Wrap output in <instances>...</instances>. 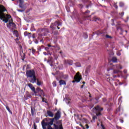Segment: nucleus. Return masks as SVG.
Masks as SVG:
<instances>
[{
  "label": "nucleus",
  "mask_w": 129,
  "mask_h": 129,
  "mask_svg": "<svg viewBox=\"0 0 129 129\" xmlns=\"http://www.w3.org/2000/svg\"><path fill=\"white\" fill-rule=\"evenodd\" d=\"M59 82L60 85H66V82L64 80H61Z\"/></svg>",
  "instance_id": "obj_15"
},
{
  "label": "nucleus",
  "mask_w": 129,
  "mask_h": 129,
  "mask_svg": "<svg viewBox=\"0 0 129 129\" xmlns=\"http://www.w3.org/2000/svg\"><path fill=\"white\" fill-rule=\"evenodd\" d=\"M31 33H28V32H25L24 35L25 36H28V38H31V36H29Z\"/></svg>",
  "instance_id": "obj_25"
},
{
  "label": "nucleus",
  "mask_w": 129,
  "mask_h": 129,
  "mask_svg": "<svg viewBox=\"0 0 129 129\" xmlns=\"http://www.w3.org/2000/svg\"><path fill=\"white\" fill-rule=\"evenodd\" d=\"M89 13H90V11L87 10L86 12H85L84 15H85V17H86V18H88L90 16H87V14H89Z\"/></svg>",
  "instance_id": "obj_17"
},
{
  "label": "nucleus",
  "mask_w": 129,
  "mask_h": 129,
  "mask_svg": "<svg viewBox=\"0 0 129 129\" xmlns=\"http://www.w3.org/2000/svg\"><path fill=\"white\" fill-rule=\"evenodd\" d=\"M6 109L10 112V113H12V111H11V109H10V107L8 106H6Z\"/></svg>",
  "instance_id": "obj_20"
},
{
  "label": "nucleus",
  "mask_w": 129,
  "mask_h": 129,
  "mask_svg": "<svg viewBox=\"0 0 129 129\" xmlns=\"http://www.w3.org/2000/svg\"><path fill=\"white\" fill-rule=\"evenodd\" d=\"M85 100H86V101L87 100V97L85 98Z\"/></svg>",
  "instance_id": "obj_61"
},
{
  "label": "nucleus",
  "mask_w": 129,
  "mask_h": 129,
  "mask_svg": "<svg viewBox=\"0 0 129 129\" xmlns=\"http://www.w3.org/2000/svg\"><path fill=\"white\" fill-rule=\"evenodd\" d=\"M116 127H117V129H121V127H119L118 126H117Z\"/></svg>",
  "instance_id": "obj_54"
},
{
  "label": "nucleus",
  "mask_w": 129,
  "mask_h": 129,
  "mask_svg": "<svg viewBox=\"0 0 129 129\" xmlns=\"http://www.w3.org/2000/svg\"><path fill=\"white\" fill-rule=\"evenodd\" d=\"M61 25H62L61 22H58L56 21L54 24H51L50 27L51 29H52V30H55L56 29V27H58V26H61Z\"/></svg>",
  "instance_id": "obj_8"
},
{
  "label": "nucleus",
  "mask_w": 129,
  "mask_h": 129,
  "mask_svg": "<svg viewBox=\"0 0 129 129\" xmlns=\"http://www.w3.org/2000/svg\"><path fill=\"white\" fill-rule=\"evenodd\" d=\"M107 81H108V82L110 81V78H107Z\"/></svg>",
  "instance_id": "obj_48"
},
{
  "label": "nucleus",
  "mask_w": 129,
  "mask_h": 129,
  "mask_svg": "<svg viewBox=\"0 0 129 129\" xmlns=\"http://www.w3.org/2000/svg\"><path fill=\"white\" fill-rule=\"evenodd\" d=\"M84 86V85H83L81 87V88H83V87Z\"/></svg>",
  "instance_id": "obj_58"
},
{
  "label": "nucleus",
  "mask_w": 129,
  "mask_h": 129,
  "mask_svg": "<svg viewBox=\"0 0 129 129\" xmlns=\"http://www.w3.org/2000/svg\"><path fill=\"white\" fill-rule=\"evenodd\" d=\"M37 91H40L42 93H43V90H42L41 89V88H37Z\"/></svg>",
  "instance_id": "obj_27"
},
{
  "label": "nucleus",
  "mask_w": 129,
  "mask_h": 129,
  "mask_svg": "<svg viewBox=\"0 0 129 129\" xmlns=\"http://www.w3.org/2000/svg\"><path fill=\"white\" fill-rule=\"evenodd\" d=\"M61 117V112L59 110H58L57 112L54 115V118H49V119H55V120H58Z\"/></svg>",
  "instance_id": "obj_9"
},
{
  "label": "nucleus",
  "mask_w": 129,
  "mask_h": 129,
  "mask_svg": "<svg viewBox=\"0 0 129 129\" xmlns=\"http://www.w3.org/2000/svg\"><path fill=\"white\" fill-rule=\"evenodd\" d=\"M117 56H120V55H121V54L120 53V52L119 51H117L116 53Z\"/></svg>",
  "instance_id": "obj_37"
},
{
  "label": "nucleus",
  "mask_w": 129,
  "mask_h": 129,
  "mask_svg": "<svg viewBox=\"0 0 129 129\" xmlns=\"http://www.w3.org/2000/svg\"><path fill=\"white\" fill-rule=\"evenodd\" d=\"M97 35L98 36L99 35H101V36H105L106 39H112V37L109 36L107 34L105 35V33L102 31H99L97 32Z\"/></svg>",
  "instance_id": "obj_7"
},
{
  "label": "nucleus",
  "mask_w": 129,
  "mask_h": 129,
  "mask_svg": "<svg viewBox=\"0 0 129 129\" xmlns=\"http://www.w3.org/2000/svg\"><path fill=\"white\" fill-rule=\"evenodd\" d=\"M123 6H124V4H123V3L120 2L119 3V7H123Z\"/></svg>",
  "instance_id": "obj_30"
},
{
  "label": "nucleus",
  "mask_w": 129,
  "mask_h": 129,
  "mask_svg": "<svg viewBox=\"0 0 129 129\" xmlns=\"http://www.w3.org/2000/svg\"><path fill=\"white\" fill-rule=\"evenodd\" d=\"M37 85H38V86H40L42 85V82H40V81H39V80H37Z\"/></svg>",
  "instance_id": "obj_22"
},
{
  "label": "nucleus",
  "mask_w": 129,
  "mask_h": 129,
  "mask_svg": "<svg viewBox=\"0 0 129 129\" xmlns=\"http://www.w3.org/2000/svg\"><path fill=\"white\" fill-rule=\"evenodd\" d=\"M28 86L30 88V89H31V90L32 91H33V92H34V93H35V94H37V92H36V89H35V87H34V86H33V84H29Z\"/></svg>",
  "instance_id": "obj_11"
},
{
  "label": "nucleus",
  "mask_w": 129,
  "mask_h": 129,
  "mask_svg": "<svg viewBox=\"0 0 129 129\" xmlns=\"http://www.w3.org/2000/svg\"><path fill=\"white\" fill-rule=\"evenodd\" d=\"M103 109L102 108H100L99 106H97L96 107H94L92 110V112H94V113H96V115H93V120H95L96 118H97V116H99L101 115V111L103 110Z\"/></svg>",
  "instance_id": "obj_4"
},
{
  "label": "nucleus",
  "mask_w": 129,
  "mask_h": 129,
  "mask_svg": "<svg viewBox=\"0 0 129 129\" xmlns=\"http://www.w3.org/2000/svg\"><path fill=\"white\" fill-rule=\"evenodd\" d=\"M15 41L17 44H19V43H20V42H18V41H19V38H16L15 39Z\"/></svg>",
  "instance_id": "obj_40"
},
{
  "label": "nucleus",
  "mask_w": 129,
  "mask_h": 129,
  "mask_svg": "<svg viewBox=\"0 0 129 129\" xmlns=\"http://www.w3.org/2000/svg\"><path fill=\"white\" fill-rule=\"evenodd\" d=\"M84 120L86 122V123H87L88 122V120L86 118H84Z\"/></svg>",
  "instance_id": "obj_39"
},
{
  "label": "nucleus",
  "mask_w": 129,
  "mask_h": 129,
  "mask_svg": "<svg viewBox=\"0 0 129 129\" xmlns=\"http://www.w3.org/2000/svg\"><path fill=\"white\" fill-rule=\"evenodd\" d=\"M120 122H121V123H122V122H123V120H120Z\"/></svg>",
  "instance_id": "obj_56"
},
{
  "label": "nucleus",
  "mask_w": 129,
  "mask_h": 129,
  "mask_svg": "<svg viewBox=\"0 0 129 129\" xmlns=\"http://www.w3.org/2000/svg\"><path fill=\"white\" fill-rule=\"evenodd\" d=\"M68 5H69L71 7H73V6H74V3H72L71 4V2H69L68 3Z\"/></svg>",
  "instance_id": "obj_32"
},
{
  "label": "nucleus",
  "mask_w": 129,
  "mask_h": 129,
  "mask_svg": "<svg viewBox=\"0 0 129 129\" xmlns=\"http://www.w3.org/2000/svg\"><path fill=\"white\" fill-rule=\"evenodd\" d=\"M53 122H54V119L46 118L43 119L41 122V125L43 129H47L46 126H48L47 129H53L51 125H53ZM54 129H63L62 124L59 125H56L54 124Z\"/></svg>",
  "instance_id": "obj_1"
},
{
  "label": "nucleus",
  "mask_w": 129,
  "mask_h": 129,
  "mask_svg": "<svg viewBox=\"0 0 129 129\" xmlns=\"http://www.w3.org/2000/svg\"><path fill=\"white\" fill-rule=\"evenodd\" d=\"M89 108L91 109L93 107V105H91L89 106Z\"/></svg>",
  "instance_id": "obj_42"
},
{
  "label": "nucleus",
  "mask_w": 129,
  "mask_h": 129,
  "mask_svg": "<svg viewBox=\"0 0 129 129\" xmlns=\"http://www.w3.org/2000/svg\"><path fill=\"white\" fill-rule=\"evenodd\" d=\"M86 128L88 129L89 128V126H88V124H86Z\"/></svg>",
  "instance_id": "obj_49"
},
{
  "label": "nucleus",
  "mask_w": 129,
  "mask_h": 129,
  "mask_svg": "<svg viewBox=\"0 0 129 129\" xmlns=\"http://www.w3.org/2000/svg\"><path fill=\"white\" fill-rule=\"evenodd\" d=\"M52 85H53V87H56V86H57V83H56L55 81H54L52 83Z\"/></svg>",
  "instance_id": "obj_24"
},
{
  "label": "nucleus",
  "mask_w": 129,
  "mask_h": 129,
  "mask_svg": "<svg viewBox=\"0 0 129 129\" xmlns=\"http://www.w3.org/2000/svg\"><path fill=\"white\" fill-rule=\"evenodd\" d=\"M49 49H50V48H49L48 47H46L45 48V51H47L48 52V53H49Z\"/></svg>",
  "instance_id": "obj_31"
},
{
  "label": "nucleus",
  "mask_w": 129,
  "mask_h": 129,
  "mask_svg": "<svg viewBox=\"0 0 129 129\" xmlns=\"http://www.w3.org/2000/svg\"><path fill=\"white\" fill-rule=\"evenodd\" d=\"M114 7L115 8V9H117V5H116V4H114Z\"/></svg>",
  "instance_id": "obj_45"
},
{
  "label": "nucleus",
  "mask_w": 129,
  "mask_h": 129,
  "mask_svg": "<svg viewBox=\"0 0 129 129\" xmlns=\"http://www.w3.org/2000/svg\"><path fill=\"white\" fill-rule=\"evenodd\" d=\"M120 111V108L119 107L117 109H116V111L118 112V111Z\"/></svg>",
  "instance_id": "obj_43"
},
{
  "label": "nucleus",
  "mask_w": 129,
  "mask_h": 129,
  "mask_svg": "<svg viewBox=\"0 0 129 129\" xmlns=\"http://www.w3.org/2000/svg\"><path fill=\"white\" fill-rule=\"evenodd\" d=\"M18 12H24V10H18Z\"/></svg>",
  "instance_id": "obj_47"
},
{
  "label": "nucleus",
  "mask_w": 129,
  "mask_h": 129,
  "mask_svg": "<svg viewBox=\"0 0 129 129\" xmlns=\"http://www.w3.org/2000/svg\"><path fill=\"white\" fill-rule=\"evenodd\" d=\"M13 34L15 35L16 37H19V34H18V31L14 30L13 31Z\"/></svg>",
  "instance_id": "obj_18"
},
{
  "label": "nucleus",
  "mask_w": 129,
  "mask_h": 129,
  "mask_svg": "<svg viewBox=\"0 0 129 129\" xmlns=\"http://www.w3.org/2000/svg\"><path fill=\"white\" fill-rule=\"evenodd\" d=\"M41 98L42 99V102H45V103H47V101H46V99H45L44 98H43L41 97Z\"/></svg>",
  "instance_id": "obj_28"
},
{
  "label": "nucleus",
  "mask_w": 129,
  "mask_h": 129,
  "mask_svg": "<svg viewBox=\"0 0 129 129\" xmlns=\"http://www.w3.org/2000/svg\"><path fill=\"white\" fill-rule=\"evenodd\" d=\"M43 54H44V55H51V54L50 53V52H48V54H47V53L46 52H43Z\"/></svg>",
  "instance_id": "obj_34"
},
{
  "label": "nucleus",
  "mask_w": 129,
  "mask_h": 129,
  "mask_svg": "<svg viewBox=\"0 0 129 129\" xmlns=\"http://www.w3.org/2000/svg\"><path fill=\"white\" fill-rule=\"evenodd\" d=\"M120 99H121V97H120L118 99V100H120Z\"/></svg>",
  "instance_id": "obj_64"
},
{
  "label": "nucleus",
  "mask_w": 129,
  "mask_h": 129,
  "mask_svg": "<svg viewBox=\"0 0 129 129\" xmlns=\"http://www.w3.org/2000/svg\"><path fill=\"white\" fill-rule=\"evenodd\" d=\"M61 78H63V79H68V76L67 75H62Z\"/></svg>",
  "instance_id": "obj_16"
},
{
  "label": "nucleus",
  "mask_w": 129,
  "mask_h": 129,
  "mask_svg": "<svg viewBox=\"0 0 129 129\" xmlns=\"http://www.w3.org/2000/svg\"><path fill=\"white\" fill-rule=\"evenodd\" d=\"M76 67H81V64L79 62H77L76 63Z\"/></svg>",
  "instance_id": "obj_23"
},
{
  "label": "nucleus",
  "mask_w": 129,
  "mask_h": 129,
  "mask_svg": "<svg viewBox=\"0 0 129 129\" xmlns=\"http://www.w3.org/2000/svg\"><path fill=\"white\" fill-rule=\"evenodd\" d=\"M74 80L72 81L73 83H74L75 82H77V83H78V82H80V80L82 79L81 78V75L79 74V72H78L74 78Z\"/></svg>",
  "instance_id": "obj_6"
},
{
  "label": "nucleus",
  "mask_w": 129,
  "mask_h": 129,
  "mask_svg": "<svg viewBox=\"0 0 129 129\" xmlns=\"http://www.w3.org/2000/svg\"><path fill=\"white\" fill-rule=\"evenodd\" d=\"M119 29L120 30V31H121L122 32V28H117V30H118Z\"/></svg>",
  "instance_id": "obj_52"
},
{
  "label": "nucleus",
  "mask_w": 129,
  "mask_h": 129,
  "mask_svg": "<svg viewBox=\"0 0 129 129\" xmlns=\"http://www.w3.org/2000/svg\"><path fill=\"white\" fill-rule=\"evenodd\" d=\"M34 129H37V125H36L35 123H34Z\"/></svg>",
  "instance_id": "obj_51"
},
{
  "label": "nucleus",
  "mask_w": 129,
  "mask_h": 129,
  "mask_svg": "<svg viewBox=\"0 0 129 129\" xmlns=\"http://www.w3.org/2000/svg\"><path fill=\"white\" fill-rule=\"evenodd\" d=\"M7 26L9 29H15L16 28V24L14 22H9L7 24Z\"/></svg>",
  "instance_id": "obj_10"
},
{
  "label": "nucleus",
  "mask_w": 129,
  "mask_h": 129,
  "mask_svg": "<svg viewBox=\"0 0 129 129\" xmlns=\"http://www.w3.org/2000/svg\"><path fill=\"white\" fill-rule=\"evenodd\" d=\"M86 95L88 96L89 97H90V98H91V97H92L91 95H90V92L87 93Z\"/></svg>",
  "instance_id": "obj_29"
},
{
  "label": "nucleus",
  "mask_w": 129,
  "mask_h": 129,
  "mask_svg": "<svg viewBox=\"0 0 129 129\" xmlns=\"http://www.w3.org/2000/svg\"><path fill=\"white\" fill-rule=\"evenodd\" d=\"M84 37L85 39H87L88 36L87 35V34H84Z\"/></svg>",
  "instance_id": "obj_36"
},
{
  "label": "nucleus",
  "mask_w": 129,
  "mask_h": 129,
  "mask_svg": "<svg viewBox=\"0 0 129 129\" xmlns=\"http://www.w3.org/2000/svg\"><path fill=\"white\" fill-rule=\"evenodd\" d=\"M65 64H69V65H73V61L71 60H65L64 61Z\"/></svg>",
  "instance_id": "obj_12"
},
{
  "label": "nucleus",
  "mask_w": 129,
  "mask_h": 129,
  "mask_svg": "<svg viewBox=\"0 0 129 129\" xmlns=\"http://www.w3.org/2000/svg\"><path fill=\"white\" fill-rule=\"evenodd\" d=\"M110 70V69H107V71L108 72V71H109Z\"/></svg>",
  "instance_id": "obj_63"
},
{
  "label": "nucleus",
  "mask_w": 129,
  "mask_h": 129,
  "mask_svg": "<svg viewBox=\"0 0 129 129\" xmlns=\"http://www.w3.org/2000/svg\"><path fill=\"white\" fill-rule=\"evenodd\" d=\"M128 21V17H127V21L126 20H125L124 22L125 23H126V22H127Z\"/></svg>",
  "instance_id": "obj_53"
},
{
  "label": "nucleus",
  "mask_w": 129,
  "mask_h": 129,
  "mask_svg": "<svg viewBox=\"0 0 129 129\" xmlns=\"http://www.w3.org/2000/svg\"><path fill=\"white\" fill-rule=\"evenodd\" d=\"M118 83H119V85H121L122 84V83H121L120 82H119Z\"/></svg>",
  "instance_id": "obj_57"
},
{
  "label": "nucleus",
  "mask_w": 129,
  "mask_h": 129,
  "mask_svg": "<svg viewBox=\"0 0 129 129\" xmlns=\"http://www.w3.org/2000/svg\"><path fill=\"white\" fill-rule=\"evenodd\" d=\"M112 61L114 62L117 61V58H116L115 57H113L112 58Z\"/></svg>",
  "instance_id": "obj_19"
},
{
  "label": "nucleus",
  "mask_w": 129,
  "mask_h": 129,
  "mask_svg": "<svg viewBox=\"0 0 129 129\" xmlns=\"http://www.w3.org/2000/svg\"><path fill=\"white\" fill-rule=\"evenodd\" d=\"M31 114L32 115H34V109L31 108Z\"/></svg>",
  "instance_id": "obj_35"
},
{
  "label": "nucleus",
  "mask_w": 129,
  "mask_h": 129,
  "mask_svg": "<svg viewBox=\"0 0 129 129\" xmlns=\"http://www.w3.org/2000/svg\"><path fill=\"white\" fill-rule=\"evenodd\" d=\"M18 2H19L21 5H22L24 2V0H18Z\"/></svg>",
  "instance_id": "obj_33"
},
{
  "label": "nucleus",
  "mask_w": 129,
  "mask_h": 129,
  "mask_svg": "<svg viewBox=\"0 0 129 129\" xmlns=\"http://www.w3.org/2000/svg\"><path fill=\"white\" fill-rule=\"evenodd\" d=\"M6 11H7V9H6L5 6L1 5L0 6V20L3 22H5V23H8L9 19H11V17L10 15L5 14Z\"/></svg>",
  "instance_id": "obj_2"
},
{
  "label": "nucleus",
  "mask_w": 129,
  "mask_h": 129,
  "mask_svg": "<svg viewBox=\"0 0 129 129\" xmlns=\"http://www.w3.org/2000/svg\"><path fill=\"white\" fill-rule=\"evenodd\" d=\"M111 69H113V74H118V73H122L119 70L117 69H122V67L119 64H117L115 66H113Z\"/></svg>",
  "instance_id": "obj_5"
},
{
  "label": "nucleus",
  "mask_w": 129,
  "mask_h": 129,
  "mask_svg": "<svg viewBox=\"0 0 129 129\" xmlns=\"http://www.w3.org/2000/svg\"><path fill=\"white\" fill-rule=\"evenodd\" d=\"M26 75L28 78H31L29 81L31 83H36L37 78L36 77V73L34 70L28 71L26 72Z\"/></svg>",
  "instance_id": "obj_3"
},
{
  "label": "nucleus",
  "mask_w": 129,
  "mask_h": 129,
  "mask_svg": "<svg viewBox=\"0 0 129 129\" xmlns=\"http://www.w3.org/2000/svg\"><path fill=\"white\" fill-rule=\"evenodd\" d=\"M123 72L125 74H126V73H127V71L126 70H124Z\"/></svg>",
  "instance_id": "obj_44"
},
{
  "label": "nucleus",
  "mask_w": 129,
  "mask_h": 129,
  "mask_svg": "<svg viewBox=\"0 0 129 129\" xmlns=\"http://www.w3.org/2000/svg\"><path fill=\"white\" fill-rule=\"evenodd\" d=\"M103 101L105 102V101H106V98H103Z\"/></svg>",
  "instance_id": "obj_46"
},
{
  "label": "nucleus",
  "mask_w": 129,
  "mask_h": 129,
  "mask_svg": "<svg viewBox=\"0 0 129 129\" xmlns=\"http://www.w3.org/2000/svg\"><path fill=\"white\" fill-rule=\"evenodd\" d=\"M66 100H67V101H68V104H70V102L69 101V100H70V99L69 98V97H66Z\"/></svg>",
  "instance_id": "obj_26"
},
{
  "label": "nucleus",
  "mask_w": 129,
  "mask_h": 129,
  "mask_svg": "<svg viewBox=\"0 0 129 129\" xmlns=\"http://www.w3.org/2000/svg\"><path fill=\"white\" fill-rule=\"evenodd\" d=\"M41 36H46V33H45V34H44L41 35Z\"/></svg>",
  "instance_id": "obj_59"
},
{
  "label": "nucleus",
  "mask_w": 129,
  "mask_h": 129,
  "mask_svg": "<svg viewBox=\"0 0 129 129\" xmlns=\"http://www.w3.org/2000/svg\"><path fill=\"white\" fill-rule=\"evenodd\" d=\"M32 53L33 55H35V54L36 53V49H34V48H32Z\"/></svg>",
  "instance_id": "obj_21"
},
{
  "label": "nucleus",
  "mask_w": 129,
  "mask_h": 129,
  "mask_svg": "<svg viewBox=\"0 0 129 129\" xmlns=\"http://www.w3.org/2000/svg\"><path fill=\"white\" fill-rule=\"evenodd\" d=\"M101 127L102 129H105V128L104 127V126H103V125L101 124Z\"/></svg>",
  "instance_id": "obj_50"
},
{
  "label": "nucleus",
  "mask_w": 129,
  "mask_h": 129,
  "mask_svg": "<svg viewBox=\"0 0 129 129\" xmlns=\"http://www.w3.org/2000/svg\"><path fill=\"white\" fill-rule=\"evenodd\" d=\"M119 15L121 16V17H123V15H124V13L122 12L121 13H119Z\"/></svg>",
  "instance_id": "obj_38"
},
{
  "label": "nucleus",
  "mask_w": 129,
  "mask_h": 129,
  "mask_svg": "<svg viewBox=\"0 0 129 129\" xmlns=\"http://www.w3.org/2000/svg\"><path fill=\"white\" fill-rule=\"evenodd\" d=\"M90 70V66H88L86 68V71H85V74H86V75H88V73H89Z\"/></svg>",
  "instance_id": "obj_14"
},
{
  "label": "nucleus",
  "mask_w": 129,
  "mask_h": 129,
  "mask_svg": "<svg viewBox=\"0 0 129 129\" xmlns=\"http://www.w3.org/2000/svg\"><path fill=\"white\" fill-rule=\"evenodd\" d=\"M32 38H35V35L34 34L32 36Z\"/></svg>",
  "instance_id": "obj_60"
},
{
  "label": "nucleus",
  "mask_w": 129,
  "mask_h": 129,
  "mask_svg": "<svg viewBox=\"0 0 129 129\" xmlns=\"http://www.w3.org/2000/svg\"><path fill=\"white\" fill-rule=\"evenodd\" d=\"M44 61H47V58H44Z\"/></svg>",
  "instance_id": "obj_62"
},
{
  "label": "nucleus",
  "mask_w": 129,
  "mask_h": 129,
  "mask_svg": "<svg viewBox=\"0 0 129 129\" xmlns=\"http://www.w3.org/2000/svg\"><path fill=\"white\" fill-rule=\"evenodd\" d=\"M80 8H83V5H82V4H80Z\"/></svg>",
  "instance_id": "obj_55"
},
{
  "label": "nucleus",
  "mask_w": 129,
  "mask_h": 129,
  "mask_svg": "<svg viewBox=\"0 0 129 129\" xmlns=\"http://www.w3.org/2000/svg\"><path fill=\"white\" fill-rule=\"evenodd\" d=\"M47 115L48 116H50V117H53L54 116V113L50 110H48Z\"/></svg>",
  "instance_id": "obj_13"
},
{
  "label": "nucleus",
  "mask_w": 129,
  "mask_h": 129,
  "mask_svg": "<svg viewBox=\"0 0 129 129\" xmlns=\"http://www.w3.org/2000/svg\"><path fill=\"white\" fill-rule=\"evenodd\" d=\"M47 46H48V47L49 48H50L51 47H53V48H55V46H52V45H50V44L47 45Z\"/></svg>",
  "instance_id": "obj_41"
}]
</instances>
